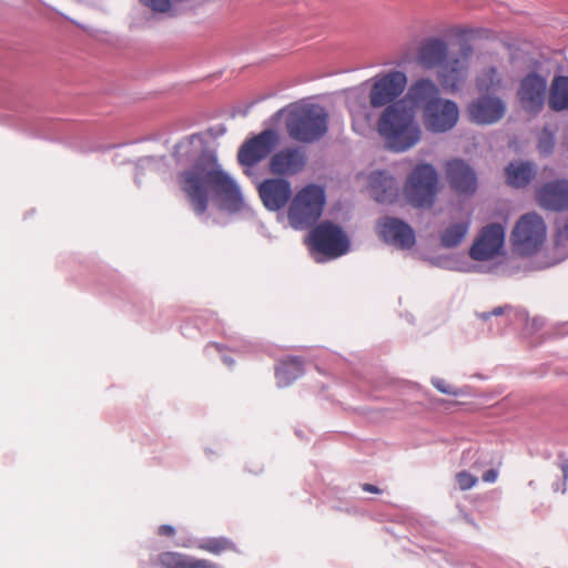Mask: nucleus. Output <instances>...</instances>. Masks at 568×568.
I'll return each instance as SVG.
<instances>
[{"mask_svg":"<svg viewBox=\"0 0 568 568\" xmlns=\"http://www.w3.org/2000/svg\"><path fill=\"white\" fill-rule=\"evenodd\" d=\"M422 105L423 124L432 133H446L453 130L459 119V108L456 102L439 97L436 92L419 101Z\"/></svg>","mask_w":568,"mask_h":568,"instance_id":"0eeeda50","label":"nucleus"},{"mask_svg":"<svg viewBox=\"0 0 568 568\" xmlns=\"http://www.w3.org/2000/svg\"><path fill=\"white\" fill-rule=\"evenodd\" d=\"M507 308H508V306H498V307H495L490 313L479 314V317L484 321H487L491 315L498 316V315L504 314Z\"/></svg>","mask_w":568,"mask_h":568,"instance_id":"7c9ffc66","label":"nucleus"},{"mask_svg":"<svg viewBox=\"0 0 568 568\" xmlns=\"http://www.w3.org/2000/svg\"><path fill=\"white\" fill-rule=\"evenodd\" d=\"M435 92L436 83L433 80H417L403 99L383 110L377 121V132L387 149L405 152L419 143L423 135L417 119L419 101Z\"/></svg>","mask_w":568,"mask_h":568,"instance_id":"f03ea898","label":"nucleus"},{"mask_svg":"<svg viewBox=\"0 0 568 568\" xmlns=\"http://www.w3.org/2000/svg\"><path fill=\"white\" fill-rule=\"evenodd\" d=\"M278 143L280 134L275 130H264L241 145L237 160L244 166H254L266 159Z\"/></svg>","mask_w":568,"mask_h":568,"instance_id":"9b49d317","label":"nucleus"},{"mask_svg":"<svg viewBox=\"0 0 568 568\" xmlns=\"http://www.w3.org/2000/svg\"><path fill=\"white\" fill-rule=\"evenodd\" d=\"M501 77L495 68L484 70L477 78V89L480 92L496 91L501 88Z\"/></svg>","mask_w":568,"mask_h":568,"instance_id":"a878e982","label":"nucleus"},{"mask_svg":"<svg viewBox=\"0 0 568 568\" xmlns=\"http://www.w3.org/2000/svg\"><path fill=\"white\" fill-rule=\"evenodd\" d=\"M538 202L547 210H568V181L560 180L544 185L538 192Z\"/></svg>","mask_w":568,"mask_h":568,"instance_id":"aec40b11","label":"nucleus"},{"mask_svg":"<svg viewBox=\"0 0 568 568\" xmlns=\"http://www.w3.org/2000/svg\"><path fill=\"white\" fill-rule=\"evenodd\" d=\"M473 47L460 45L457 53L450 54L448 43L437 37L425 39L419 45L416 61L424 69H437L436 77L442 88L455 93L466 83L470 69Z\"/></svg>","mask_w":568,"mask_h":568,"instance_id":"7ed1b4c3","label":"nucleus"},{"mask_svg":"<svg viewBox=\"0 0 568 568\" xmlns=\"http://www.w3.org/2000/svg\"><path fill=\"white\" fill-rule=\"evenodd\" d=\"M547 80L536 73L525 77L518 90L523 108L530 113L541 110L546 98Z\"/></svg>","mask_w":568,"mask_h":568,"instance_id":"4468645a","label":"nucleus"},{"mask_svg":"<svg viewBox=\"0 0 568 568\" xmlns=\"http://www.w3.org/2000/svg\"><path fill=\"white\" fill-rule=\"evenodd\" d=\"M158 561L163 568H217L215 564L209 560L196 559L175 551L160 554Z\"/></svg>","mask_w":568,"mask_h":568,"instance_id":"412c9836","label":"nucleus"},{"mask_svg":"<svg viewBox=\"0 0 568 568\" xmlns=\"http://www.w3.org/2000/svg\"><path fill=\"white\" fill-rule=\"evenodd\" d=\"M197 548L217 555L222 551L232 549L233 544L225 538H209L201 540L197 544Z\"/></svg>","mask_w":568,"mask_h":568,"instance_id":"bb28decb","label":"nucleus"},{"mask_svg":"<svg viewBox=\"0 0 568 568\" xmlns=\"http://www.w3.org/2000/svg\"><path fill=\"white\" fill-rule=\"evenodd\" d=\"M547 229L540 215L527 213L516 223L511 232V242L516 253L523 256L536 254L546 241Z\"/></svg>","mask_w":568,"mask_h":568,"instance_id":"6e6552de","label":"nucleus"},{"mask_svg":"<svg viewBox=\"0 0 568 568\" xmlns=\"http://www.w3.org/2000/svg\"><path fill=\"white\" fill-rule=\"evenodd\" d=\"M470 217L467 215L464 220L450 224L440 235V241L445 247H455L462 243L468 233Z\"/></svg>","mask_w":568,"mask_h":568,"instance_id":"b1692460","label":"nucleus"},{"mask_svg":"<svg viewBox=\"0 0 568 568\" xmlns=\"http://www.w3.org/2000/svg\"><path fill=\"white\" fill-rule=\"evenodd\" d=\"M325 205L324 189L310 184L301 189L292 199L287 219L292 227L304 230L313 225L322 215Z\"/></svg>","mask_w":568,"mask_h":568,"instance_id":"423d86ee","label":"nucleus"},{"mask_svg":"<svg viewBox=\"0 0 568 568\" xmlns=\"http://www.w3.org/2000/svg\"><path fill=\"white\" fill-rule=\"evenodd\" d=\"M224 362L231 364V359L224 358Z\"/></svg>","mask_w":568,"mask_h":568,"instance_id":"e433bc0d","label":"nucleus"},{"mask_svg":"<svg viewBox=\"0 0 568 568\" xmlns=\"http://www.w3.org/2000/svg\"><path fill=\"white\" fill-rule=\"evenodd\" d=\"M549 106L555 111L568 109V77H556L549 93Z\"/></svg>","mask_w":568,"mask_h":568,"instance_id":"5701e85b","label":"nucleus"},{"mask_svg":"<svg viewBox=\"0 0 568 568\" xmlns=\"http://www.w3.org/2000/svg\"><path fill=\"white\" fill-rule=\"evenodd\" d=\"M438 191L437 172L430 164H419L409 174L404 193L407 201L416 207L433 205Z\"/></svg>","mask_w":568,"mask_h":568,"instance_id":"1a4fd4ad","label":"nucleus"},{"mask_svg":"<svg viewBox=\"0 0 568 568\" xmlns=\"http://www.w3.org/2000/svg\"><path fill=\"white\" fill-rule=\"evenodd\" d=\"M312 250L327 258H336L348 252L349 241L343 230L331 222H322L310 232Z\"/></svg>","mask_w":568,"mask_h":568,"instance_id":"9d476101","label":"nucleus"},{"mask_svg":"<svg viewBox=\"0 0 568 568\" xmlns=\"http://www.w3.org/2000/svg\"><path fill=\"white\" fill-rule=\"evenodd\" d=\"M555 145L554 135L550 132L544 131L538 141V150L542 154L551 152Z\"/></svg>","mask_w":568,"mask_h":568,"instance_id":"c85d7f7f","label":"nucleus"},{"mask_svg":"<svg viewBox=\"0 0 568 568\" xmlns=\"http://www.w3.org/2000/svg\"><path fill=\"white\" fill-rule=\"evenodd\" d=\"M369 104L364 92L353 89L347 95V108L352 116L354 131L364 134L372 125L375 114L373 109L387 106L397 102L407 85V77L402 71H388L371 79Z\"/></svg>","mask_w":568,"mask_h":568,"instance_id":"20e7f679","label":"nucleus"},{"mask_svg":"<svg viewBox=\"0 0 568 568\" xmlns=\"http://www.w3.org/2000/svg\"><path fill=\"white\" fill-rule=\"evenodd\" d=\"M564 479L568 480V465L562 466Z\"/></svg>","mask_w":568,"mask_h":568,"instance_id":"f704fd0d","label":"nucleus"},{"mask_svg":"<svg viewBox=\"0 0 568 568\" xmlns=\"http://www.w3.org/2000/svg\"><path fill=\"white\" fill-rule=\"evenodd\" d=\"M224 362L231 364V359L224 358Z\"/></svg>","mask_w":568,"mask_h":568,"instance_id":"c9c22d12","label":"nucleus"},{"mask_svg":"<svg viewBox=\"0 0 568 568\" xmlns=\"http://www.w3.org/2000/svg\"><path fill=\"white\" fill-rule=\"evenodd\" d=\"M505 229L499 223L483 227L474 241L469 255L475 261H489L498 256L504 248Z\"/></svg>","mask_w":568,"mask_h":568,"instance_id":"f8f14e48","label":"nucleus"},{"mask_svg":"<svg viewBox=\"0 0 568 568\" xmlns=\"http://www.w3.org/2000/svg\"><path fill=\"white\" fill-rule=\"evenodd\" d=\"M288 135L298 142L312 143L328 130V113L320 104H303L290 111L286 120Z\"/></svg>","mask_w":568,"mask_h":568,"instance_id":"39448f33","label":"nucleus"},{"mask_svg":"<svg viewBox=\"0 0 568 568\" xmlns=\"http://www.w3.org/2000/svg\"><path fill=\"white\" fill-rule=\"evenodd\" d=\"M498 478V470L497 469H489L483 475V480L485 483H495Z\"/></svg>","mask_w":568,"mask_h":568,"instance_id":"2f4dec72","label":"nucleus"},{"mask_svg":"<svg viewBox=\"0 0 568 568\" xmlns=\"http://www.w3.org/2000/svg\"><path fill=\"white\" fill-rule=\"evenodd\" d=\"M433 385L442 393L444 394H449V395H455L456 392L454 390V388L448 385L445 381L443 379H439V378H434L432 381Z\"/></svg>","mask_w":568,"mask_h":568,"instance_id":"c756f323","label":"nucleus"},{"mask_svg":"<svg viewBox=\"0 0 568 568\" xmlns=\"http://www.w3.org/2000/svg\"><path fill=\"white\" fill-rule=\"evenodd\" d=\"M456 481L462 490H467L473 488L478 479L470 473L463 470L456 474Z\"/></svg>","mask_w":568,"mask_h":568,"instance_id":"cd10ccee","label":"nucleus"},{"mask_svg":"<svg viewBox=\"0 0 568 568\" xmlns=\"http://www.w3.org/2000/svg\"><path fill=\"white\" fill-rule=\"evenodd\" d=\"M446 175L452 187L458 193L471 194L476 191V174L465 161L455 159L447 162Z\"/></svg>","mask_w":568,"mask_h":568,"instance_id":"f3484780","label":"nucleus"},{"mask_svg":"<svg viewBox=\"0 0 568 568\" xmlns=\"http://www.w3.org/2000/svg\"><path fill=\"white\" fill-rule=\"evenodd\" d=\"M363 489H364L365 491H368V493H374V494L379 493L378 487H376V486H374V485H372V484H364V485H363Z\"/></svg>","mask_w":568,"mask_h":568,"instance_id":"72a5a7b5","label":"nucleus"},{"mask_svg":"<svg viewBox=\"0 0 568 568\" xmlns=\"http://www.w3.org/2000/svg\"><path fill=\"white\" fill-rule=\"evenodd\" d=\"M371 195L379 203H392L398 196V184L393 176L383 171H376L368 176Z\"/></svg>","mask_w":568,"mask_h":568,"instance_id":"6ab92c4d","label":"nucleus"},{"mask_svg":"<svg viewBox=\"0 0 568 568\" xmlns=\"http://www.w3.org/2000/svg\"><path fill=\"white\" fill-rule=\"evenodd\" d=\"M535 173L530 163H510L506 170L507 182L515 187H521L530 182Z\"/></svg>","mask_w":568,"mask_h":568,"instance_id":"393cba45","label":"nucleus"},{"mask_svg":"<svg viewBox=\"0 0 568 568\" xmlns=\"http://www.w3.org/2000/svg\"><path fill=\"white\" fill-rule=\"evenodd\" d=\"M381 237L397 247L409 248L415 244V233L413 229L402 220L395 217H385L378 224Z\"/></svg>","mask_w":568,"mask_h":568,"instance_id":"dca6fc26","label":"nucleus"},{"mask_svg":"<svg viewBox=\"0 0 568 568\" xmlns=\"http://www.w3.org/2000/svg\"><path fill=\"white\" fill-rule=\"evenodd\" d=\"M505 112L504 101L491 95L479 97L467 105L470 121L477 124L496 123L504 116Z\"/></svg>","mask_w":568,"mask_h":568,"instance_id":"ddd939ff","label":"nucleus"},{"mask_svg":"<svg viewBox=\"0 0 568 568\" xmlns=\"http://www.w3.org/2000/svg\"><path fill=\"white\" fill-rule=\"evenodd\" d=\"M175 534V529L171 525H162L159 527V535L173 536Z\"/></svg>","mask_w":568,"mask_h":568,"instance_id":"473e14b6","label":"nucleus"},{"mask_svg":"<svg viewBox=\"0 0 568 568\" xmlns=\"http://www.w3.org/2000/svg\"><path fill=\"white\" fill-rule=\"evenodd\" d=\"M173 156L178 164H190L178 174V184L196 214H203L213 199H220L221 206L230 212L244 207L239 185L221 168L215 153L205 148L200 134L181 140Z\"/></svg>","mask_w":568,"mask_h":568,"instance_id":"f257e3e1","label":"nucleus"},{"mask_svg":"<svg viewBox=\"0 0 568 568\" xmlns=\"http://www.w3.org/2000/svg\"><path fill=\"white\" fill-rule=\"evenodd\" d=\"M306 163L305 154L298 148H286L274 153L270 160V171L276 175H294Z\"/></svg>","mask_w":568,"mask_h":568,"instance_id":"a211bd4d","label":"nucleus"},{"mask_svg":"<svg viewBox=\"0 0 568 568\" xmlns=\"http://www.w3.org/2000/svg\"><path fill=\"white\" fill-rule=\"evenodd\" d=\"M303 373V363L298 357H290L276 367V379L280 387L290 385Z\"/></svg>","mask_w":568,"mask_h":568,"instance_id":"4be33fe9","label":"nucleus"},{"mask_svg":"<svg viewBox=\"0 0 568 568\" xmlns=\"http://www.w3.org/2000/svg\"><path fill=\"white\" fill-rule=\"evenodd\" d=\"M258 195L267 210L278 211L292 197L291 183L284 179H267L260 183Z\"/></svg>","mask_w":568,"mask_h":568,"instance_id":"2eb2a0df","label":"nucleus"}]
</instances>
